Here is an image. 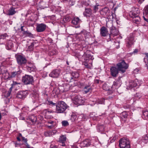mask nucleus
<instances>
[{
  "instance_id": "f257e3e1",
  "label": "nucleus",
  "mask_w": 148,
  "mask_h": 148,
  "mask_svg": "<svg viewBox=\"0 0 148 148\" xmlns=\"http://www.w3.org/2000/svg\"><path fill=\"white\" fill-rule=\"evenodd\" d=\"M56 112L57 113L63 112L68 107L66 104L62 101H58L56 105Z\"/></svg>"
},
{
  "instance_id": "f03ea898",
  "label": "nucleus",
  "mask_w": 148,
  "mask_h": 148,
  "mask_svg": "<svg viewBox=\"0 0 148 148\" xmlns=\"http://www.w3.org/2000/svg\"><path fill=\"white\" fill-rule=\"evenodd\" d=\"M119 146L121 148H130V141L125 138H122L119 140Z\"/></svg>"
},
{
  "instance_id": "7ed1b4c3",
  "label": "nucleus",
  "mask_w": 148,
  "mask_h": 148,
  "mask_svg": "<svg viewBox=\"0 0 148 148\" xmlns=\"http://www.w3.org/2000/svg\"><path fill=\"white\" fill-rule=\"evenodd\" d=\"M117 66L119 71L123 73L125 72L126 70L128 69L129 65L124 61H123L121 62L118 63L117 64Z\"/></svg>"
},
{
  "instance_id": "20e7f679",
  "label": "nucleus",
  "mask_w": 148,
  "mask_h": 148,
  "mask_svg": "<svg viewBox=\"0 0 148 148\" xmlns=\"http://www.w3.org/2000/svg\"><path fill=\"white\" fill-rule=\"evenodd\" d=\"M0 74H2V77L5 80H8L10 78V74L4 66L0 67Z\"/></svg>"
},
{
  "instance_id": "39448f33",
  "label": "nucleus",
  "mask_w": 148,
  "mask_h": 148,
  "mask_svg": "<svg viewBox=\"0 0 148 148\" xmlns=\"http://www.w3.org/2000/svg\"><path fill=\"white\" fill-rule=\"evenodd\" d=\"M84 101V99L79 95L75 96L73 100V103L77 105H82Z\"/></svg>"
},
{
  "instance_id": "423d86ee",
  "label": "nucleus",
  "mask_w": 148,
  "mask_h": 148,
  "mask_svg": "<svg viewBox=\"0 0 148 148\" xmlns=\"http://www.w3.org/2000/svg\"><path fill=\"white\" fill-rule=\"evenodd\" d=\"M22 81L26 84H32L33 82V77L30 75H25L23 77Z\"/></svg>"
},
{
  "instance_id": "0eeeda50",
  "label": "nucleus",
  "mask_w": 148,
  "mask_h": 148,
  "mask_svg": "<svg viewBox=\"0 0 148 148\" xmlns=\"http://www.w3.org/2000/svg\"><path fill=\"white\" fill-rule=\"evenodd\" d=\"M16 59L19 65L24 64L27 62V60L23 56L18 55L16 56Z\"/></svg>"
},
{
  "instance_id": "6e6552de",
  "label": "nucleus",
  "mask_w": 148,
  "mask_h": 148,
  "mask_svg": "<svg viewBox=\"0 0 148 148\" xmlns=\"http://www.w3.org/2000/svg\"><path fill=\"white\" fill-rule=\"evenodd\" d=\"M27 95V91H21L18 92L16 95V97L20 99H23Z\"/></svg>"
},
{
  "instance_id": "1a4fd4ad",
  "label": "nucleus",
  "mask_w": 148,
  "mask_h": 148,
  "mask_svg": "<svg viewBox=\"0 0 148 148\" xmlns=\"http://www.w3.org/2000/svg\"><path fill=\"white\" fill-rule=\"evenodd\" d=\"M46 25L41 23L38 24L36 28V31L38 32H41L44 31L46 29Z\"/></svg>"
},
{
  "instance_id": "9d476101",
  "label": "nucleus",
  "mask_w": 148,
  "mask_h": 148,
  "mask_svg": "<svg viewBox=\"0 0 148 148\" xmlns=\"http://www.w3.org/2000/svg\"><path fill=\"white\" fill-rule=\"evenodd\" d=\"M140 13L139 10L138 8H135L134 10L131 12L130 15L131 17L133 18L138 16L139 14Z\"/></svg>"
},
{
  "instance_id": "9b49d317",
  "label": "nucleus",
  "mask_w": 148,
  "mask_h": 148,
  "mask_svg": "<svg viewBox=\"0 0 148 148\" xmlns=\"http://www.w3.org/2000/svg\"><path fill=\"white\" fill-rule=\"evenodd\" d=\"M60 73L58 70H54L49 74V76L53 78H57L59 76Z\"/></svg>"
},
{
  "instance_id": "f8f14e48",
  "label": "nucleus",
  "mask_w": 148,
  "mask_h": 148,
  "mask_svg": "<svg viewBox=\"0 0 148 148\" xmlns=\"http://www.w3.org/2000/svg\"><path fill=\"white\" fill-rule=\"evenodd\" d=\"M111 74L114 77H116L118 74V69L115 67H112L110 69Z\"/></svg>"
},
{
  "instance_id": "ddd939ff",
  "label": "nucleus",
  "mask_w": 148,
  "mask_h": 148,
  "mask_svg": "<svg viewBox=\"0 0 148 148\" xmlns=\"http://www.w3.org/2000/svg\"><path fill=\"white\" fill-rule=\"evenodd\" d=\"M100 34L102 36H106L108 34V29L104 26L102 27L100 30Z\"/></svg>"
},
{
  "instance_id": "4468645a",
  "label": "nucleus",
  "mask_w": 148,
  "mask_h": 148,
  "mask_svg": "<svg viewBox=\"0 0 148 148\" xmlns=\"http://www.w3.org/2000/svg\"><path fill=\"white\" fill-rule=\"evenodd\" d=\"M89 140L88 139H86L82 142L80 144V146L81 147H87L90 145Z\"/></svg>"
},
{
  "instance_id": "2eb2a0df",
  "label": "nucleus",
  "mask_w": 148,
  "mask_h": 148,
  "mask_svg": "<svg viewBox=\"0 0 148 148\" xmlns=\"http://www.w3.org/2000/svg\"><path fill=\"white\" fill-rule=\"evenodd\" d=\"M110 32V36H114L117 35L118 34V30L114 27H113L111 29Z\"/></svg>"
},
{
  "instance_id": "dca6fc26",
  "label": "nucleus",
  "mask_w": 148,
  "mask_h": 148,
  "mask_svg": "<svg viewBox=\"0 0 148 148\" xmlns=\"http://www.w3.org/2000/svg\"><path fill=\"white\" fill-rule=\"evenodd\" d=\"M126 41L127 46L129 47L133 44L134 41V39L133 37H130L128 38Z\"/></svg>"
},
{
  "instance_id": "f3484780",
  "label": "nucleus",
  "mask_w": 148,
  "mask_h": 148,
  "mask_svg": "<svg viewBox=\"0 0 148 148\" xmlns=\"http://www.w3.org/2000/svg\"><path fill=\"white\" fill-rule=\"evenodd\" d=\"M137 84L136 82L131 81L129 82V84L128 85L127 88L130 89L136 86Z\"/></svg>"
},
{
  "instance_id": "a211bd4d",
  "label": "nucleus",
  "mask_w": 148,
  "mask_h": 148,
  "mask_svg": "<svg viewBox=\"0 0 148 148\" xmlns=\"http://www.w3.org/2000/svg\"><path fill=\"white\" fill-rule=\"evenodd\" d=\"M13 46L12 42V41L10 40L7 43L6 48L8 50L10 49Z\"/></svg>"
},
{
  "instance_id": "6ab92c4d",
  "label": "nucleus",
  "mask_w": 148,
  "mask_h": 148,
  "mask_svg": "<svg viewBox=\"0 0 148 148\" xmlns=\"http://www.w3.org/2000/svg\"><path fill=\"white\" fill-rule=\"evenodd\" d=\"M91 87L90 85H86L84 89V90L86 93L91 91Z\"/></svg>"
},
{
  "instance_id": "aec40b11",
  "label": "nucleus",
  "mask_w": 148,
  "mask_h": 148,
  "mask_svg": "<svg viewBox=\"0 0 148 148\" xmlns=\"http://www.w3.org/2000/svg\"><path fill=\"white\" fill-rule=\"evenodd\" d=\"M20 73L21 72L19 71L12 72L10 74V78L17 77L20 74Z\"/></svg>"
},
{
  "instance_id": "412c9836",
  "label": "nucleus",
  "mask_w": 148,
  "mask_h": 148,
  "mask_svg": "<svg viewBox=\"0 0 148 148\" xmlns=\"http://www.w3.org/2000/svg\"><path fill=\"white\" fill-rule=\"evenodd\" d=\"M80 21V20L78 17H75L73 19L72 23L74 25H77L79 23Z\"/></svg>"
},
{
  "instance_id": "4be33fe9",
  "label": "nucleus",
  "mask_w": 148,
  "mask_h": 148,
  "mask_svg": "<svg viewBox=\"0 0 148 148\" xmlns=\"http://www.w3.org/2000/svg\"><path fill=\"white\" fill-rule=\"evenodd\" d=\"M142 117L145 119L148 120V111H143Z\"/></svg>"
},
{
  "instance_id": "5701e85b",
  "label": "nucleus",
  "mask_w": 148,
  "mask_h": 148,
  "mask_svg": "<svg viewBox=\"0 0 148 148\" xmlns=\"http://www.w3.org/2000/svg\"><path fill=\"white\" fill-rule=\"evenodd\" d=\"M16 13L14 9L13 8H10L8 11V15H12Z\"/></svg>"
},
{
  "instance_id": "b1692460",
  "label": "nucleus",
  "mask_w": 148,
  "mask_h": 148,
  "mask_svg": "<svg viewBox=\"0 0 148 148\" xmlns=\"http://www.w3.org/2000/svg\"><path fill=\"white\" fill-rule=\"evenodd\" d=\"M121 116L122 118H126L128 116V114L126 111H124L121 114Z\"/></svg>"
},
{
  "instance_id": "393cba45",
  "label": "nucleus",
  "mask_w": 148,
  "mask_h": 148,
  "mask_svg": "<svg viewBox=\"0 0 148 148\" xmlns=\"http://www.w3.org/2000/svg\"><path fill=\"white\" fill-rule=\"evenodd\" d=\"M71 75L74 78H78L79 76V74L77 72H73L72 73Z\"/></svg>"
},
{
  "instance_id": "a878e982",
  "label": "nucleus",
  "mask_w": 148,
  "mask_h": 148,
  "mask_svg": "<svg viewBox=\"0 0 148 148\" xmlns=\"http://www.w3.org/2000/svg\"><path fill=\"white\" fill-rule=\"evenodd\" d=\"M29 119L30 121L33 123L35 122L37 120V119L36 117L34 115H32L30 116Z\"/></svg>"
},
{
  "instance_id": "bb28decb",
  "label": "nucleus",
  "mask_w": 148,
  "mask_h": 148,
  "mask_svg": "<svg viewBox=\"0 0 148 148\" xmlns=\"http://www.w3.org/2000/svg\"><path fill=\"white\" fill-rule=\"evenodd\" d=\"M140 19L139 16L133 18V21L136 24L140 22Z\"/></svg>"
},
{
  "instance_id": "cd10ccee",
  "label": "nucleus",
  "mask_w": 148,
  "mask_h": 148,
  "mask_svg": "<svg viewBox=\"0 0 148 148\" xmlns=\"http://www.w3.org/2000/svg\"><path fill=\"white\" fill-rule=\"evenodd\" d=\"M10 93L11 91L10 90H9L8 91H5L4 92H3V94L5 97H7L10 95Z\"/></svg>"
},
{
  "instance_id": "c85d7f7f",
  "label": "nucleus",
  "mask_w": 148,
  "mask_h": 148,
  "mask_svg": "<svg viewBox=\"0 0 148 148\" xmlns=\"http://www.w3.org/2000/svg\"><path fill=\"white\" fill-rule=\"evenodd\" d=\"M143 14L146 15L148 14V5H146L143 9Z\"/></svg>"
},
{
  "instance_id": "c756f323",
  "label": "nucleus",
  "mask_w": 148,
  "mask_h": 148,
  "mask_svg": "<svg viewBox=\"0 0 148 148\" xmlns=\"http://www.w3.org/2000/svg\"><path fill=\"white\" fill-rule=\"evenodd\" d=\"M70 20V18L69 16H65L63 19V21L65 23L69 22Z\"/></svg>"
},
{
  "instance_id": "7c9ffc66",
  "label": "nucleus",
  "mask_w": 148,
  "mask_h": 148,
  "mask_svg": "<svg viewBox=\"0 0 148 148\" xmlns=\"http://www.w3.org/2000/svg\"><path fill=\"white\" fill-rule=\"evenodd\" d=\"M60 142H64L66 139V137L64 136H62L60 137Z\"/></svg>"
},
{
  "instance_id": "2f4dec72",
  "label": "nucleus",
  "mask_w": 148,
  "mask_h": 148,
  "mask_svg": "<svg viewBox=\"0 0 148 148\" xmlns=\"http://www.w3.org/2000/svg\"><path fill=\"white\" fill-rule=\"evenodd\" d=\"M103 90L107 91L109 90L110 88L106 84H105L103 86Z\"/></svg>"
},
{
  "instance_id": "473e14b6",
  "label": "nucleus",
  "mask_w": 148,
  "mask_h": 148,
  "mask_svg": "<svg viewBox=\"0 0 148 148\" xmlns=\"http://www.w3.org/2000/svg\"><path fill=\"white\" fill-rule=\"evenodd\" d=\"M44 134L46 136L53 135V134H52V132L51 131L45 132Z\"/></svg>"
},
{
  "instance_id": "72a5a7b5",
  "label": "nucleus",
  "mask_w": 148,
  "mask_h": 148,
  "mask_svg": "<svg viewBox=\"0 0 148 148\" xmlns=\"http://www.w3.org/2000/svg\"><path fill=\"white\" fill-rule=\"evenodd\" d=\"M142 140L145 143H147L148 142V136H145L143 137Z\"/></svg>"
},
{
  "instance_id": "f704fd0d",
  "label": "nucleus",
  "mask_w": 148,
  "mask_h": 148,
  "mask_svg": "<svg viewBox=\"0 0 148 148\" xmlns=\"http://www.w3.org/2000/svg\"><path fill=\"white\" fill-rule=\"evenodd\" d=\"M63 126H66L69 125V124L68 122L66 121H63L62 122Z\"/></svg>"
},
{
  "instance_id": "c9c22d12",
  "label": "nucleus",
  "mask_w": 148,
  "mask_h": 148,
  "mask_svg": "<svg viewBox=\"0 0 148 148\" xmlns=\"http://www.w3.org/2000/svg\"><path fill=\"white\" fill-rule=\"evenodd\" d=\"M85 12L89 14H91L92 13V10L90 9H86Z\"/></svg>"
},
{
  "instance_id": "e433bc0d",
  "label": "nucleus",
  "mask_w": 148,
  "mask_h": 148,
  "mask_svg": "<svg viewBox=\"0 0 148 148\" xmlns=\"http://www.w3.org/2000/svg\"><path fill=\"white\" fill-rule=\"evenodd\" d=\"M7 36H8L6 34L0 35V39H4Z\"/></svg>"
},
{
  "instance_id": "4c0bfd02",
  "label": "nucleus",
  "mask_w": 148,
  "mask_h": 148,
  "mask_svg": "<svg viewBox=\"0 0 148 148\" xmlns=\"http://www.w3.org/2000/svg\"><path fill=\"white\" fill-rule=\"evenodd\" d=\"M108 11V9L107 8H104L103 9L101 12V13H102L104 12V14H106Z\"/></svg>"
},
{
  "instance_id": "58836bf2",
  "label": "nucleus",
  "mask_w": 148,
  "mask_h": 148,
  "mask_svg": "<svg viewBox=\"0 0 148 148\" xmlns=\"http://www.w3.org/2000/svg\"><path fill=\"white\" fill-rule=\"evenodd\" d=\"M84 65L86 66V67L90 69L91 67L92 66V64H90V65H89V64H87L86 62H85L84 63Z\"/></svg>"
},
{
  "instance_id": "ea45409f",
  "label": "nucleus",
  "mask_w": 148,
  "mask_h": 148,
  "mask_svg": "<svg viewBox=\"0 0 148 148\" xmlns=\"http://www.w3.org/2000/svg\"><path fill=\"white\" fill-rule=\"evenodd\" d=\"M34 46V45L33 43H32L31 45L29 46L28 47V49L30 51H32L33 49V47Z\"/></svg>"
},
{
  "instance_id": "a19ab883",
  "label": "nucleus",
  "mask_w": 148,
  "mask_h": 148,
  "mask_svg": "<svg viewBox=\"0 0 148 148\" xmlns=\"http://www.w3.org/2000/svg\"><path fill=\"white\" fill-rule=\"evenodd\" d=\"M99 130L101 132H103L104 131V127L103 125L100 126L99 128Z\"/></svg>"
},
{
  "instance_id": "79ce46f5",
  "label": "nucleus",
  "mask_w": 148,
  "mask_h": 148,
  "mask_svg": "<svg viewBox=\"0 0 148 148\" xmlns=\"http://www.w3.org/2000/svg\"><path fill=\"white\" fill-rule=\"evenodd\" d=\"M47 103L49 105H51V104L53 106H55V103H53L52 101H48L47 102Z\"/></svg>"
},
{
  "instance_id": "37998d69",
  "label": "nucleus",
  "mask_w": 148,
  "mask_h": 148,
  "mask_svg": "<svg viewBox=\"0 0 148 148\" xmlns=\"http://www.w3.org/2000/svg\"><path fill=\"white\" fill-rule=\"evenodd\" d=\"M86 57H87L89 59L92 60L94 59V58L93 57L89 54H87L86 55Z\"/></svg>"
},
{
  "instance_id": "c03bdc74",
  "label": "nucleus",
  "mask_w": 148,
  "mask_h": 148,
  "mask_svg": "<svg viewBox=\"0 0 148 148\" xmlns=\"http://www.w3.org/2000/svg\"><path fill=\"white\" fill-rule=\"evenodd\" d=\"M98 103L99 104H103L104 103V100L103 99H100L98 101Z\"/></svg>"
},
{
  "instance_id": "a18cd8bd",
  "label": "nucleus",
  "mask_w": 148,
  "mask_h": 148,
  "mask_svg": "<svg viewBox=\"0 0 148 148\" xmlns=\"http://www.w3.org/2000/svg\"><path fill=\"white\" fill-rule=\"evenodd\" d=\"M146 57L144 58V61H145V59L146 61H147V62H148V53H146L145 54Z\"/></svg>"
},
{
  "instance_id": "49530a36",
  "label": "nucleus",
  "mask_w": 148,
  "mask_h": 148,
  "mask_svg": "<svg viewBox=\"0 0 148 148\" xmlns=\"http://www.w3.org/2000/svg\"><path fill=\"white\" fill-rule=\"evenodd\" d=\"M98 5H95L94 6V10L95 12L97 10H98Z\"/></svg>"
},
{
  "instance_id": "de8ad7c7",
  "label": "nucleus",
  "mask_w": 148,
  "mask_h": 148,
  "mask_svg": "<svg viewBox=\"0 0 148 148\" xmlns=\"http://www.w3.org/2000/svg\"><path fill=\"white\" fill-rule=\"evenodd\" d=\"M138 49H136L134 50L132 53V54H136L138 52Z\"/></svg>"
},
{
  "instance_id": "09e8293b",
  "label": "nucleus",
  "mask_w": 148,
  "mask_h": 148,
  "mask_svg": "<svg viewBox=\"0 0 148 148\" xmlns=\"http://www.w3.org/2000/svg\"><path fill=\"white\" fill-rule=\"evenodd\" d=\"M22 140L24 141V142L25 143V144L27 143V140L26 138H25L24 137H22Z\"/></svg>"
},
{
  "instance_id": "8fccbe9b",
  "label": "nucleus",
  "mask_w": 148,
  "mask_h": 148,
  "mask_svg": "<svg viewBox=\"0 0 148 148\" xmlns=\"http://www.w3.org/2000/svg\"><path fill=\"white\" fill-rule=\"evenodd\" d=\"M18 84H20V83L16 82L13 81V83L12 84V85L13 86H14Z\"/></svg>"
},
{
  "instance_id": "3c124183",
  "label": "nucleus",
  "mask_w": 148,
  "mask_h": 148,
  "mask_svg": "<svg viewBox=\"0 0 148 148\" xmlns=\"http://www.w3.org/2000/svg\"><path fill=\"white\" fill-rule=\"evenodd\" d=\"M60 145L62 146H65V144L64 143V142H60Z\"/></svg>"
},
{
  "instance_id": "603ef678",
  "label": "nucleus",
  "mask_w": 148,
  "mask_h": 148,
  "mask_svg": "<svg viewBox=\"0 0 148 148\" xmlns=\"http://www.w3.org/2000/svg\"><path fill=\"white\" fill-rule=\"evenodd\" d=\"M52 134H56L57 132V131L56 130H53L52 131Z\"/></svg>"
},
{
  "instance_id": "864d4df0",
  "label": "nucleus",
  "mask_w": 148,
  "mask_h": 148,
  "mask_svg": "<svg viewBox=\"0 0 148 148\" xmlns=\"http://www.w3.org/2000/svg\"><path fill=\"white\" fill-rule=\"evenodd\" d=\"M51 148H57L56 147L53 145H51L50 146Z\"/></svg>"
},
{
  "instance_id": "5fc2aeb1",
  "label": "nucleus",
  "mask_w": 148,
  "mask_h": 148,
  "mask_svg": "<svg viewBox=\"0 0 148 148\" xmlns=\"http://www.w3.org/2000/svg\"><path fill=\"white\" fill-rule=\"evenodd\" d=\"M145 0H138V2L139 3H141L142 2L144 1Z\"/></svg>"
},
{
  "instance_id": "6e6d98bb",
  "label": "nucleus",
  "mask_w": 148,
  "mask_h": 148,
  "mask_svg": "<svg viewBox=\"0 0 148 148\" xmlns=\"http://www.w3.org/2000/svg\"><path fill=\"white\" fill-rule=\"evenodd\" d=\"M54 122L52 121H49L47 122L48 123L52 124L54 123Z\"/></svg>"
},
{
  "instance_id": "4d7b16f0",
  "label": "nucleus",
  "mask_w": 148,
  "mask_h": 148,
  "mask_svg": "<svg viewBox=\"0 0 148 148\" xmlns=\"http://www.w3.org/2000/svg\"><path fill=\"white\" fill-rule=\"evenodd\" d=\"M55 124L54 125H51L50 126H48V127L50 128V127H55Z\"/></svg>"
},
{
  "instance_id": "13d9d810",
  "label": "nucleus",
  "mask_w": 148,
  "mask_h": 148,
  "mask_svg": "<svg viewBox=\"0 0 148 148\" xmlns=\"http://www.w3.org/2000/svg\"><path fill=\"white\" fill-rule=\"evenodd\" d=\"M52 53H53V54H52V55L55 54L56 53V52L54 51H53Z\"/></svg>"
},
{
  "instance_id": "bf43d9fd",
  "label": "nucleus",
  "mask_w": 148,
  "mask_h": 148,
  "mask_svg": "<svg viewBox=\"0 0 148 148\" xmlns=\"http://www.w3.org/2000/svg\"><path fill=\"white\" fill-rule=\"evenodd\" d=\"M20 146V145L18 144H17V143H16L15 144V147H17L18 146Z\"/></svg>"
},
{
  "instance_id": "052dcab7",
  "label": "nucleus",
  "mask_w": 148,
  "mask_h": 148,
  "mask_svg": "<svg viewBox=\"0 0 148 148\" xmlns=\"http://www.w3.org/2000/svg\"><path fill=\"white\" fill-rule=\"evenodd\" d=\"M47 112L49 113H51L53 112L52 111H47Z\"/></svg>"
},
{
  "instance_id": "680f3d73",
  "label": "nucleus",
  "mask_w": 148,
  "mask_h": 148,
  "mask_svg": "<svg viewBox=\"0 0 148 148\" xmlns=\"http://www.w3.org/2000/svg\"><path fill=\"white\" fill-rule=\"evenodd\" d=\"M17 139L19 141H20V138H19V137H17Z\"/></svg>"
},
{
  "instance_id": "e2e57ef3",
  "label": "nucleus",
  "mask_w": 148,
  "mask_h": 148,
  "mask_svg": "<svg viewBox=\"0 0 148 148\" xmlns=\"http://www.w3.org/2000/svg\"><path fill=\"white\" fill-rule=\"evenodd\" d=\"M143 18H144V19L145 21H147V19H146V18L144 16H143Z\"/></svg>"
},
{
  "instance_id": "0e129e2a",
  "label": "nucleus",
  "mask_w": 148,
  "mask_h": 148,
  "mask_svg": "<svg viewBox=\"0 0 148 148\" xmlns=\"http://www.w3.org/2000/svg\"><path fill=\"white\" fill-rule=\"evenodd\" d=\"M1 113H0V120H1Z\"/></svg>"
},
{
  "instance_id": "69168bd1",
  "label": "nucleus",
  "mask_w": 148,
  "mask_h": 148,
  "mask_svg": "<svg viewBox=\"0 0 148 148\" xmlns=\"http://www.w3.org/2000/svg\"><path fill=\"white\" fill-rule=\"evenodd\" d=\"M19 136H22V135H21V134H19Z\"/></svg>"
},
{
  "instance_id": "338daca9",
  "label": "nucleus",
  "mask_w": 148,
  "mask_h": 148,
  "mask_svg": "<svg viewBox=\"0 0 148 148\" xmlns=\"http://www.w3.org/2000/svg\"><path fill=\"white\" fill-rule=\"evenodd\" d=\"M146 21L148 23V19H147V20Z\"/></svg>"
},
{
  "instance_id": "774afa93",
  "label": "nucleus",
  "mask_w": 148,
  "mask_h": 148,
  "mask_svg": "<svg viewBox=\"0 0 148 148\" xmlns=\"http://www.w3.org/2000/svg\"><path fill=\"white\" fill-rule=\"evenodd\" d=\"M86 5H89V4H87Z\"/></svg>"
}]
</instances>
